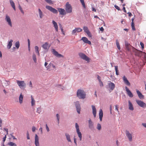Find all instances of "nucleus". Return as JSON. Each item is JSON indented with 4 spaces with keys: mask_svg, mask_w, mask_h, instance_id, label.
<instances>
[{
    "mask_svg": "<svg viewBox=\"0 0 146 146\" xmlns=\"http://www.w3.org/2000/svg\"><path fill=\"white\" fill-rule=\"evenodd\" d=\"M46 130H47V132H49V131L50 130H49V128L48 127L47 124L46 125Z\"/></svg>",
    "mask_w": 146,
    "mask_h": 146,
    "instance_id": "5fc2aeb1",
    "label": "nucleus"
},
{
    "mask_svg": "<svg viewBox=\"0 0 146 146\" xmlns=\"http://www.w3.org/2000/svg\"><path fill=\"white\" fill-rule=\"evenodd\" d=\"M23 96L21 93L19 96V103L21 104L23 103Z\"/></svg>",
    "mask_w": 146,
    "mask_h": 146,
    "instance_id": "7c9ffc66",
    "label": "nucleus"
},
{
    "mask_svg": "<svg viewBox=\"0 0 146 146\" xmlns=\"http://www.w3.org/2000/svg\"><path fill=\"white\" fill-rule=\"evenodd\" d=\"M88 123L89 127L91 129L93 128L94 127V124L90 119L89 120Z\"/></svg>",
    "mask_w": 146,
    "mask_h": 146,
    "instance_id": "5701e85b",
    "label": "nucleus"
},
{
    "mask_svg": "<svg viewBox=\"0 0 146 146\" xmlns=\"http://www.w3.org/2000/svg\"><path fill=\"white\" fill-rule=\"evenodd\" d=\"M15 46L17 48H19L20 44L19 41H17L15 43Z\"/></svg>",
    "mask_w": 146,
    "mask_h": 146,
    "instance_id": "4c0bfd02",
    "label": "nucleus"
},
{
    "mask_svg": "<svg viewBox=\"0 0 146 146\" xmlns=\"http://www.w3.org/2000/svg\"><path fill=\"white\" fill-rule=\"evenodd\" d=\"M52 23L54 25V27L56 32L58 31V27L57 23L54 21H52Z\"/></svg>",
    "mask_w": 146,
    "mask_h": 146,
    "instance_id": "4be33fe9",
    "label": "nucleus"
},
{
    "mask_svg": "<svg viewBox=\"0 0 146 146\" xmlns=\"http://www.w3.org/2000/svg\"><path fill=\"white\" fill-rule=\"evenodd\" d=\"M123 10L124 11V12L125 13H126V11L125 10V7H123Z\"/></svg>",
    "mask_w": 146,
    "mask_h": 146,
    "instance_id": "774afa93",
    "label": "nucleus"
},
{
    "mask_svg": "<svg viewBox=\"0 0 146 146\" xmlns=\"http://www.w3.org/2000/svg\"><path fill=\"white\" fill-rule=\"evenodd\" d=\"M79 56L83 59L87 61L88 62H90V58L85 54L82 53H80L78 54Z\"/></svg>",
    "mask_w": 146,
    "mask_h": 146,
    "instance_id": "20e7f679",
    "label": "nucleus"
},
{
    "mask_svg": "<svg viewBox=\"0 0 146 146\" xmlns=\"http://www.w3.org/2000/svg\"><path fill=\"white\" fill-rule=\"evenodd\" d=\"M52 52L53 54L56 56V57L58 58H61L64 57V56L62 54H59L58 52L56 51L54 49H52Z\"/></svg>",
    "mask_w": 146,
    "mask_h": 146,
    "instance_id": "0eeeda50",
    "label": "nucleus"
},
{
    "mask_svg": "<svg viewBox=\"0 0 146 146\" xmlns=\"http://www.w3.org/2000/svg\"><path fill=\"white\" fill-rule=\"evenodd\" d=\"M99 82H100V86H103V83L102 82V81H100Z\"/></svg>",
    "mask_w": 146,
    "mask_h": 146,
    "instance_id": "bf43d9fd",
    "label": "nucleus"
},
{
    "mask_svg": "<svg viewBox=\"0 0 146 146\" xmlns=\"http://www.w3.org/2000/svg\"><path fill=\"white\" fill-rule=\"evenodd\" d=\"M56 117L57 118V120H58V123H59V115L58 114H56Z\"/></svg>",
    "mask_w": 146,
    "mask_h": 146,
    "instance_id": "864d4df0",
    "label": "nucleus"
},
{
    "mask_svg": "<svg viewBox=\"0 0 146 146\" xmlns=\"http://www.w3.org/2000/svg\"><path fill=\"white\" fill-rule=\"evenodd\" d=\"M126 135L130 141H132V136L131 133H130L129 131H126Z\"/></svg>",
    "mask_w": 146,
    "mask_h": 146,
    "instance_id": "f3484780",
    "label": "nucleus"
},
{
    "mask_svg": "<svg viewBox=\"0 0 146 146\" xmlns=\"http://www.w3.org/2000/svg\"><path fill=\"white\" fill-rule=\"evenodd\" d=\"M35 144L36 146H39V138L38 135L36 134L35 136Z\"/></svg>",
    "mask_w": 146,
    "mask_h": 146,
    "instance_id": "4468645a",
    "label": "nucleus"
},
{
    "mask_svg": "<svg viewBox=\"0 0 146 146\" xmlns=\"http://www.w3.org/2000/svg\"><path fill=\"white\" fill-rule=\"evenodd\" d=\"M61 31L62 32V33L63 34V35H65V32H64V31H63V29H61Z\"/></svg>",
    "mask_w": 146,
    "mask_h": 146,
    "instance_id": "e2e57ef3",
    "label": "nucleus"
},
{
    "mask_svg": "<svg viewBox=\"0 0 146 146\" xmlns=\"http://www.w3.org/2000/svg\"><path fill=\"white\" fill-rule=\"evenodd\" d=\"M28 48L29 50H30V41L29 39H28Z\"/></svg>",
    "mask_w": 146,
    "mask_h": 146,
    "instance_id": "49530a36",
    "label": "nucleus"
},
{
    "mask_svg": "<svg viewBox=\"0 0 146 146\" xmlns=\"http://www.w3.org/2000/svg\"><path fill=\"white\" fill-rule=\"evenodd\" d=\"M114 7L116 9L118 10H120L119 7L116 5H114Z\"/></svg>",
    "mask_w": 146,
    "mask_h": 146,
    "instance_id": "8fccbe9b",
    "label": "nucleus"
},
{
    "mask_svg": "<svg viewBox=\"0 0 146 146\" xmlns=\"http://www.w3.org/2000/svg\"><path fill=\"white\" fill-rule=\"evenodd\" d=\"M97 78H98V79L99 82L101 81L100 79L101 78L99 76H98H98Z\"/></svg>",
    "mask_w": 146,
    "mask_h": 146,
    "instance_id": "0e129e2a",
    "label": "nucleus"
},
{
    "mask_svg": "<svg viewBox=\"0 0 146 146\" xmlns=\"http://www.w3.org/2000/svg\"><path fill=\"white\" fill-rule=\"evenodd\" d=\"M35 51L36 50H38V47L37 46H36L35 47Z\"/></svg>",
    "mask_w": 146,
    "mask_h": 146,
    "instance_id": "69168bd1",
    "label": "nucleus"
},
{
    "mask_svg": "<svg viewBox=\"0 0 146 146\" xmlns=\"http://www.w3.org/2000/svg\"><path fill=\"white\" fill-rule=\"evenodd\" d=\"M46 8L54 13L56 14L58 13L57 10L51 6H46Z\"/></svg>",
    "mask_w": 146,
    "mask_h": 146,
    "instance_id": "6e6552de",
    "label": "nucleus"
},
{
    "mask_svg": "<svg viewBox=\"0 0 146 146\" xmlns=\"http://www.w3.org/2000/svg\"><path fill=\"white\" fill-rule=\"evenodd\" d=\"M99 115L100 120L101 121H102V118L103 116V111L102 109H100V110Z\"/></svg>",
    "mask_w": 146,
    "mask_h": 146,
    "instance_id": "b1692460",
    "label": "nucleus"
},
{
    "mask_svg": "<svg viewBox=\"0 0 146 146\" xmlns=\"http://www.w3.org/2000/svg\"><path fill=\"white\" fill-rule=\"evenodd\" d=\"M136 101L137 104L140 107L143 108L146 107V104L143 102L138 100H136Z\"/></svg>",
    "mask_w": 146,
    "mask_h": 146,
    "instance_id": "423d86ee",
    "label": "nucleus"
},
{
    "mask_svg": "<svg viewBox=\"0 0 146 146\" xmlns=\"http://www.w3.org/2000/svg\"><path fill=\"white\" fill-rule=\"evenodd\" d=\"M42 47L44 49L46 50L49 47H48V43L47 42H45L42 45Z\"/></svg>",
    "mask_w": 146,
    "mask_h": 146,
    "instance_id": "393cba45",
    "label": "nucleus"
},
{
    "mask_svg": "<svg viewBox=\"0 0 146 146\" xmlns=\"http://www.w3.org/2000/svg\"><path fill=\"white\" fill-rule=\"evenodd\" d=\"M129 103V110H133L134 108L133 107V106L131 103L129 101L128 102Z\"/></svg>",
    "mask_w": 146,
    "mask_h": 146,
    "instance_id": "a878e982",
    "label": "nucleus"
},
{
    "mask_svg": "<svg viewBox=\"0 0 146 146\" xmlns=\"http://www.w3.org/2000/svg\"><path fill=\"white\" fill-rule=\"evenodd\" d=\"M109 88L112 90L115 88V85L111 81H109L108 83Z\"/></svg>",
    "mask_w": 146,
    "mask_h": 146,
    "instance_id": "ddd939ff",
    "label": "nucleus"
},
{
    "mask_svg": "<svg viewBox=\"0 0 146 146\" xmlns=\"http://www.w3.org/2000/svg\"><path fill=\"white\" fill-rule=\"evenodd\" d=\"M115 109L118 112H119L118 108L117 105H116L115 106Z\"/></svg>",
    "mask_w": 146,
    "mask_h": 146,
    "instance_id": "338daca9",
    "label": "nucleus"
},
{
    "mask_svg": "<svg viewBox=\"0 0 146 146\" xmlns=\"http://www.w3.org/2000/svg\"><path fill=\"white\" fill-rule=\"evenodd\" d=\"M51 65L52 63H50L47 66H46V68L47 69H48L50 68V67L52 66Z\"/></svg>",
    "mask_w": 146,
    "mask_h": 146,
    "instance_id": "de8ad7c7",
    "label": "nucleus"
},
{
    "mask_svg": "<svg viewBox=\"0 0 146 146\" xmlns=\"http://www.w3.org/2000/svg\"><path fill=\"white\" fill-rule=\"evenodd\" d=\"M65 9L66 13H70L72 12V7L68 2H67L66 4Z\"/></svg>",
    "mask_w": 146,
    "mask_h": 146,
    "instance_id": "7ed1b4c3",
    "label": "nucleus"
},
{
    "mask_svg": "<svg viewBox=\"0 0 146 146\" xmlns=\"http://www.w3.org/2000/svg\"><path fill=\"white\" fill-rule=\"evenodd\" d=\"M110 113L111 114V113H112L111 111H112V107L111 105L110 106Z\"/></svg>",
    "mask_w": 146,
    "mask_h": 146,
    "instance_id": "052dcab7",
    "label": "nucleus"
},
{
    "mask_svg": "<svg viewBox=\"0 0 146 146\" xmlns=\"http://www.w3.org/2000/svg\"><path fill=\"white\" fill-rule=\"evenodd\" d=\"M37 112L40 113L41 112V109L40 108H38L37 109L36 111Z\"/></svg>",
    "mask_w": 146,
    "mask_h": 146,
    "instance_id": "79ce46f5",
    "label": "nucleus"
},
{
    "mask_svg": "<svg viewBox=\"0 0 146 146\" xmlns=\"http://www.w3.org/2000/svg\"><path fill=\"white\" fill-rule=\"evenodd\" d=\"M29 86L31 88H32L33 87L32 83L31 81L29 82Z\"/></svg>",
    "mask_w": 146,
    "mask_h": 146,
    "instance_id": "09e8293b",
    "label": "nucleus"
},
{
    "mask_svg": "<svg viewBox=\"0 0 146 146\" xmlns=\"http://www.w3.org/2000/svg\"><path fill=\"white\" fill-rule=\"evenodd\" d=\"M136 92L139 98L141 99H143L144 98V96L141 93V92L138 90H136Z\"/></svg>",
    "mask_w": 146,
    "mask_h": 146,
    "instance_id": "a211bd4d",
    "label": "nucleus"
},
{
    "mask_svg": "<svg viewBox=\"0 0 146 146\" xmlns=\"http://www.w3.org/2000/svg\"><path fill=\"white\" fill-rule=\"evenodd\" d=\"M65 135L66 139L69 142H71V140L70 138V135L67 133H66Z\"/></svg>",
    "mask_w": 146,
    "mask_h": 146,
    "instance_id": "c85d7f7f",
    "label": "nucleus"
},
{
    "mask_svg": "<svg viewBox=\"0 0 146 146\" xmlns=\"http://www.w3.org/2000/svg\"><path fill=\"white\" fill-rule=\"evenodd\" d=\"M80 2L82 3V4L84 8H86V6L85 5V3L84 1V0H80Z\"/></svg>",
    "mask_w": 146,
    "mask_h": 146,
    "instance_id": "58836bf2",
    "label": "nucleus"
},
{
    "mask_svg": "<svg viewBox=\"0 0 146 146\" xmlns=\"http://www.w3.org/2000/svg\"><path fill=\"white\" fill-rule=\"evenodd\" d=\"M10 2L11 5L13 8V9L15 10H16L15 6L14 3L13 1L12 0H10Z\"/></svg>",
    "mask_w": 146,
    "mask_h": 146,
    "instance_id": "c756f323",
    "label": "nucleus"
},
{
    "mask_svg": "<svg viewBox=\"0 0 146 146\" xmlns=\"http://www.w3.org/2000/svg\"><path fill=\"white\" fill-rule=\"evenodd\" d=\"M115 69L116 72V74L117 75H118L119 74V73L118 70V66H115Z\"/></svg>",
    "mask_w": 146,
    "mask_h": 146,
    "instance_id": "c9c22d12",
    "label": "nucleus"
},
{
    "mask_svg": "<svg viewBox=\"0 0 146 146\" xmlns=\"http://www.w3.org/2000/svg\"><path fill=\"white\" fill-rule=\"evenodd\" d=\"M45 1L48 3L50 4L52 3V1L51 0H45Z\"/></svg>",
    "mask_w": 146,
    "mask_h": 146,
    "instance_id": "37998d69",
    "label": "nucleus"
},
{
    "mask_svg": "<svg viewBox=\"0 0 146 146\" xmlns=\"http://www.w3.org/2000/svg\"><path fill=\"white\" fill-rule=\"evenodd\" d=\"M75 127L76 129V132L80 140V141H81L82 139V135L81 132L80 131L79 127L77 123H76L75 124Z\"/></svg>",
    "mask_w": 146,
    "mask_h": 146,
    "instance_id": "39448f33",
    "label": "nucleus"
},
{
    "mask_svg": "<svg viewBox=\"0 0 146 146\" xmlns=\"http://www.w3.org/2000/svg\"><path fill=\"white\" fill-rule=\"evenodd\" d=\"M125 88L128 96L131 98L133 96V94L128 88L126 86Z\"/></svg>",
    "mask_w": 146,
    "mask_h": 146,
    "instance_id": "2eb2a0df",
    "label": "nucleus"
},
{
    "mask_svg": "<svg viewBox=\"0 0 146 146\" xmlns=\"http://www.w3.org/2000/svg\"><path fill=\"white\" fill-rule=\"evenodd\" d=\"M36 129V128L35 126H33L32 127V131L33 132H34L35 131Z\"/></svg>",
    "mask_w": 146,
    "mask_h": 146,
    "instance_id": "4d7b16f0",
    "label": "nucleus"
},
{
    "mask_svg": "<svg viewBox=\"0 0 146 146\" xmlns=\"http://www.w3.org/2000/svg\"><path fill=\"white\" fill-rule=\"evenodd\" d=\"M58 9L60 15L63 16L66 15V12L64 9L61 8H58Z\"/></svg>",
    "mask_w": 146,
    "mask_h": 146,
    "instance_id": "f8f14e48",
    "label": "nucleus"
},
{
    "mask_svg": "<svg viewBox=\"0 0 146 146\" xmlns=\"http://www.w3.org/2000/svg\"><path fill=\"white\" fill-rule=\"evenodd\" d=\"M125 48L128 51H129L130 50L132 46L130 45L127 42H125Z\"/></svg>",
    "mask_w": 146,
    "mask_h": 146,
    "instance_id": "aec40b11",
    "label": "nucleus"
},
{
    "mask_svg": "<svg viewBox=\"0 0 146 146\" xmlns=\"http://www.w3.org/2000/svg\"><path fill=\"white\" fill-rule=\"evenodd\" d=\"M8 144L10 146H17V145L12 142H10L8 143Z\"/></svg>",
    "mask_w": 146,
    "mask_h": 146,
    "instance_id": "72a5a7b5",
    "label": "nucleus"
},
{
    "mask_svg": "<svg viewBox=\"0 0 146 146\" xmlns=\"http://www.w3.org/2000/svg\"><path fill=\"white\" fill-rule=\"evenodd\" d=\"M19 9L21 11V13H22L24 14V12L23 11V10H22V8L20 6H19Z\"/></svg>",
    "mask_w": 146,
    "mask_h": 146,
    "instance_id": "3c124183",
    "label": "nucleus"
},
{
    "mask_svg": "<svg viewBox=\"0 0 146 146\" xmlns=\"http://www.w3.org/2000/svg\"><path fill=\"white\" fill-rule=\"evenodd\" d=\"M7 137V135H5V136L3 138V142L2 143V145H3V144H4V143L5 141L6 140V139Z\"/></svg>",
    "mask_w": 146,
    "mask_h": 146,
    "instance_id": "a19ab883",
    "label": "nucleus"
},
{
    "mask_svg": "<svg viewBox=\"0 0 146 146\" xmlns=\"http://www.w3.org/2000/svg\"><path fill=\"white\" fill-rule=\"evenodd\" d=\"M92 113L94 115V117L95 118L96 117V110L95 106H94L92 105Z\"/></svg>",
    "mask_w": 146,
    "mask_h": 146,
    "instance_id": "6ab92c4d",
    "label": "nucleus"
},
{
    "mask_svg": "<svg viewBox=\"0 0 146 146\" xmlns=\"http://www.w3.org/2000/svg\"><path fill=\"white\" fill-rule=\"evenodd\" d=\"M81 40H83V42L85 43H88L89 44H91V42L89 40L88 38L86 37H82Z\"/></svg>",
    "mask_w": 146,
    "mask_h": 146,
    "instance_id": "dca6fc26",
    "label": "nucleus"
},
{
    "mask_svg": "<svg viewBox=\"0 0 146 146\" xmlns=\"http://www.w3.org/2000/svg\"><path fill=\"white\" fill-rule=\"evenodd\" d=\"M83 30H84V31L86 33H87L89 31L87 27L86 26L84 27Z\"/></svg>",
    "mask_w": 146,
    "mask_h": 146,
    "instance_id": "f704fd0d",
    "label": "nucleus"
},
{
    "mask_svg": "<svg viewBox=\"0 0 146 146\" xmlns=\"http://www.w3.org/2000/svg\"><path fill=\"white\" fill-rule=\"evenodd\" d=\"M16 82L21 89H24L26 88V84L24 81L17 80Z\"/></svg>",
    "mask_w": 146,
    "mask_h": 146,
    "instance_id": "f03ea898",
    "label": "nucleus"
},
{
    "mask_svg": "<svg viewBox=\"0 0 146 146\" xmlns=\"http://www.w3.org/2000/svg\"><path fill=\"white\" fill-rule=\"evenodd\" d=\"M74 143L76 145H77L76 139L75 138V136L74 137Z\"/></svg>",
    "mask_w": 146,
    "mask_h": 146,
    "instance_id": "6e6d98bb",
    "label": "nucleus"
},
{
    "mask_svg": "<svg viewBox=\"0 0 146 146\" xmlns=\"http://www.w3.org/2000/svg\"><path fill=\"white\" fill-rule=\"evenodd\" d=\"M77 96L79 99H83L86 98V94L83 90L79 89L77 91Z\"/></svg>",
    "mask_w": 146,
    "mask_h": 146,
    "instance_id": "f257e3e1",
    "label": "nucleus"
},
{
    "mask_svg": "<svg viewBox=\"0 0 146 146\" xmlns=\"http://www.w3.org/2000/svg\"><path fill=\"white\" fill-rule=\"evenodd\" d=\"M5 19L9 25L11 27H12V25L11 20L10 17L7 15H6Z\"/></svg>",
    "mask_w": 146,
    "mask_h": 146,
    "instance_id": "1a4fd4ad",
    "label": "nucleus"
},
{
    "mask_svg": "<svg viewBox=\"0 0 146 146\" xmlns=\"http://www.w3.org/2000/svg\"><path fill=\"white\" fill-rule=\"evenodd\" d=\"M31 105L32 106H33L35 105V100H34V98H33L32 96H31Z\"/></svg>",
    "mask_w": 146,
    "mask_h": 146,
    "instance_id": "2f4dec72",
    "label": "nucleus"
},
{
    "mask_svg": "<svg viewBox=\"0 0 146 146\" xmlns=\"http://www.w3.org/2000/svg\"><path fill=\"white\" fill-rule=\"evenodd\" d=\"M97 129L99 130H100L101 129V125L99 124L98 123L97 124Z\"/></svg>",
    "mask_w": 146,
    "mask_h": 146,
    "instance_id": "ea45409f",
    "label": "nucleus"
},
{
    "mask_svg": "<svg viewBox=\"0 0 146 146\" xmlns=\"http://www.w3.org/2000/svg\"><path fill=\"white\" fill-rule=\"evenodd\" d=\"M27 138L28 139H30V137L29 136V134L28 132H27Z\"/></svg>",
    "mask_w": 146,
    "mask_h": 146,
    "instance_id": "603ef678",
    "label": "nucleus"
},
{
    "mask_svg": "<svg viewBox=\"0 0 146 146\" xmlns=\"http://www.w3.org/2000/svg\"><path fill=\"white\" fill-rule=\"evenodd\" d=\"M38 14H39V15L40 18V19H42L44 15H43L42 12V11L40 9H38Z\"/></svg>",
    "mask_w": 146,
    "mask_h": 146,
    "instance_id": "cd10ccee",
    "label": "nucleus"
},
{
    "mask_svg": "<svg viewBox=\"0 0 146 146\" xmlns=\"http://www.w3.org/2000/svg\"><path fill=\"white\" fill-rule=\"evenodd\" d=\"M140 44L142 48H144V44H143V43L142 42H140Z\"/></svg>",
    "mask_w": 146,
    "mask_h": 146,
    "instance_id": "13d9d810",
    "label": "nucleus"
},
{
    "mask_svg": "<svg viewBox=\"0 0 146 146\" xmlns=\"http://www.w3.org/2000/svg\"><path fill=\"white\" fill-rule=\"evenodd\" d=\"M123 79L124 82L125 84L128 86H130V83L125 76H123Z\"/></svg>",
    "mask_w": 146,
    "mask_h": 146,
    "instance_id": "412c9836",
    "label": "nucleus"
},
{
    "mask_svg": "<svg viewBox=\"0 0 146 146\" xmlns=\"http://www.w3.org/2000/svg\"><path fill=\"white\" fill-rule=\"evenodd\" d=\"M3 129L7 133L6 135H7L8 134V129L6 128H4Z\"/></svg>",
    "mask_w": 146,
    "mask_h": 146,
    "instance_id": "c03bdc74",
    "label": "nucleus"
},
{
    "mask_svg": "<svg viewBox=\"0 0 146 146\" xmlns=\"http://www.w3.org/2000/svg\"><path fill=\"white\" fill-rule=\"evenodd\" d=\"M13 40H11L9 42L7 45V48L8 49L11 48L12 45Z\"/></svg>",
    "mask_w": 146,
    "mask_h": 146,
    "instance_id": "bb28decb",
    "label": "nucleus"
},
{
    "mask_svg": "<svg viewBox=\"0 0 146 146\" xmlns=\"http://www.w3.org/2000/svg\"><path fill=\"white\" fill-rule=\"evenodd\" d=\"M142 125L143 127L146 128V123H143Z\"/></svg>",
    "mask_w": 146,
    "mask_h": 146,
    "instance_id": "680f3d73",
    "label": "nucleus"
},
{
    "mask_svg": "<svg viewBox=\"0 0 146 146\" xmlns=\"http://www.w3.org/2000/svg\"><path fill=\"white\" fill-rule=\"evenodd\" d=\"M75 105L77 112L79 114H80V113L81 108L79 102L78 101H77L75 102Z\"/></svg>",
    "mask_w": 146,
    "mask_h": 146,
    "instance_id": "9d476101",
    "label": "nucleus"
},
{
    "mask_svg": "<svg viewBox=\"0 0 146 146\" xmlns=\"http://www.w3.org/2000/svg\"><path fill=\"white\" fill-rule=\"evenodd\" d=\"M33 59L35 62L36 63V55L35 54H33Z\"/></svg>",
    "mask_w": 146,
    "mask_h": 146,
    "instance_id": "e433bc0d",
    "label": "nucleus"
},
{
    "mask_svg": "<svg viewBox=\"0 0 146 146\" xmlns=\"http://www.w3.org/2000/svg\"><path fill=\"white\" fill-rule=\"evenodd\" d=\"M82 30L81 28H76L72 30V35L75 34V33H79L81 32L82 31Z\"/></svg>",
    "mask_w": 146,
    "mask_h": 146,
    "instance_id": "9b49d317",
    "label": "nucleus"
},
{
    "mask_svg": "<svg viewBox=\"0 0 146 146\" xmlns=\"http://www.w3.org/2000/svg\"><path fill=\"white\" fill-rule=\"evenodd\" d=\"M116 44L117 45V46L119 50H120V45L119 44V43L118 41V40L117 39L116 41Z\"/></svg>",
    "mask_w": 146,
    "mask_h": 146,
    "instance_id": "473e14b6",
    "label": "nucleus"
},
{
    "mask_svg": "<svg viewBox=\"0 0 146 146\" xmlns=\"http://www.w3.org/2000/svg\"><path fill=\"white\" fill-rule=\"evenodd\" d=\"M86 33L89 37H92L91 34L89 31Z\"/></svg>",
    "mask_w": 146,
    "mask_h": 146,
    "instance_id": "a18cd8bd",
    "label": "nucleus"
}]
</instances>
